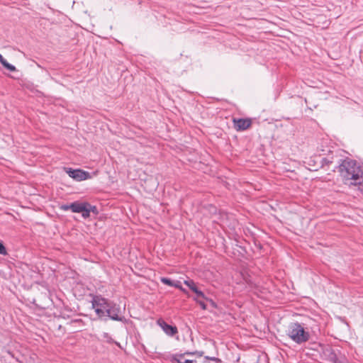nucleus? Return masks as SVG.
Returning <instances> with one entry per match:
<instances>
[{
    "instance_id": "obj_20",
    "label": "nucleus",
    "mask_w": 363,
    "mask_h": 363,
    "mask_svg": "<svg viewBox=\"0 0 363 363\" xmlns=\"http://www.w3.org/2000/svg\"><path fill=\"white\" fill-rule=\"evenodd\" d=\"M172 286L179 289L184 292L186 291V290L182 286L181 282L179 281H174Z\"/></svg>"
},
{
    "instance_id": "obj_4",
    "label": "nucleus",
    "mask_w": 363,
    "mask_h": 363,
    "mask_svg": "<svg viewBox=\"0 0 363 363\" xmlns=\"http://www.w3.org/2000/svg\"><path fill=\"white\" fill-rule=\"evenodd\" d=\"M109 303L107 299L101 296H95L92 301V307L98 316L102 318L106 315Z\"/></svg>"
},
{
    "instance_id": "obj_2",
    "label": "nucleus",
    "mask_w": 363,
    "mask_h": 363,
    "mask_svg": "<svg viewBox=\"0 0 363 363\" xmlns=\"http://www.w3.org/2000/svg\"><path fill=\"white\" fill-rule=\"evenodd\" d=\"M60 208L62 211L71 210L73 213H81L84 218H89L91 212L98 214L97 208L87 202L75 201L70 204L62 205Z\"/></svg>"
},
{
    "instance_id": "obj_3",
    "label": "nucleus",
    "mask_w": 363,
    "mask_h": 363,
    "mask_svg": "<svg viewBox=\"0 0 363 363\" xmlns=\"http://www.w3.org/2000/svg\"><path fill=\"white\" fill-rule=\"evenodd\" d=\"M287 335L296 343L302 344L310 338V334L298 323H291L286 331Z\"/></svg>"
},
{
    "instance_id": "obj_7",
    "label": "nucleus",
    "mask_w": 363,
    "mask_h": 363,
    "mask_svg": "<svg viewBox=\"0 0 363 363\" xmlns=\"http://www.w3.org/2000/svg\"><path fill=\"white\" fill-rule=\"evenodd\" d=\"M106 314L111 320L121 321L123 317L119 315L121 309L119 306L116 304L109 303L108 308H107Z\"/></svg>"
},
{
    "instance_id": "obj_8",
    "label": "nucleus",
    "mask_w": 363,
    "mask_h": 363,
    "mask_svg": "<svg viewBox=\"0 0 363 363\" xmlns=\"http://www.w3.org/2000/svg\"><path fill=\"white\" fill-rule=\"evenodd\" d=\"M157 324L161 327L164 332L169 336H174L178 333V330L176 326H172L167 323L164 320L159 319Z\"/></svg>"
},
{
    "instance_id": "obj_9",
    "label": "nucleus",
    "mask_w": 363,
    "mask_h": 363,
    "mask_svg": "<svg viewBox=\"0 0 363 363\" xmlns=\"http://www.w3.org/2000/svg\"><path fill=\"white\" fill-rule=\"evenodd\" d=\"M190 355L192 354L191 352H185L184 354H176L172 355L170 360L172 362H177V363H197L196 360H190V359H184V355Z\"/></svg>"
},
{
    "instance_id": "obj_13",
    "label": "nucleus",
    "mask_w": 363,
    "mask_h": 363,
    "mask_svg": "<svg viewBox=\"0 0 363 363\" xmlns=\"http://www.w3.org/2000/svg\"><path fill=\"white\" fill-rule=\"evenodd\" d=\"M102 337L103 339L104 340V341H106V342L108 343H116L117 345H118V342H115L113 338L111 337V336L109 335V333H104L102 334Z\"/></svg>"
},
{
    "instance_id": "obj_18",
    "label": "nucleus",
    "mask_w": 363,
    "mask_h": 363,
    "mask_svg": "<svg viewBox=\"0 0 363 363\" xmlns=\"http://www.w3.org/2000/svg\"><path fill=\"white\" fill-rule=\"evenodd\" d=\"M334 156L330 157L329 156L323 159V163L328 165L334 162Z\"/></svg>"
},
{
    "instance_id": "obj_14",
    "label": "nucleus",
    "mask_w": 363,
    "mask_h": 363,
    "mask_svg": "<svg viewBox=\"0 0 363 363\" xmlns=\"http://www.w3.org/2000/svg\"><path fill=\"white\" fill-rule=\"evenodd\" d=\"M194 292L196 294V297L198 299L202 298L204 300H208V298H207L203 291L199 290V289H194Z\"/></svg>"
},
{
    "instance_id": "obj_19",
    "label": "nucleus",
    "mask_w": 363,
    "mask_h": 363,
    "mask_svg": "<svg viewBox=\"0 0 363 363\" xmlns=\"http://www.w3.org/2000/svg\"><path fill=\"white\" fill-rule=\"evenodd\" d=\"M194 300L196 301V302L199 304V306L203 310H206V304L202 300L198 299L197 298H194Z\"/></svg>"
},
{
    "instance_id": "obj_15",
    "label": "nucleus",
    "mask_w": 363,
    "mask_h": 363,
    "mask_svg": "<svg viewBox=\"0 0 363 363\" xmlns=\"http://www.w3.org/2000/svg\"><path fill=\"white\" fill-rule=\"evenodd\" d=\"M184 284H186L187 286L189 287V289L194 291V289H198V287L196 286V284H195V282L191 280V279H189V280H185L184 281Z\"/></svg>"
},
{
    "instance_id": "obj_21",
    "label": "nucleus",
    "mask_w": 363,
    "mask_h": 363,
    "mask_svg": "<svg viewBox=\"0 0 363 363\" xmlns=\"http://www.w3.org/2000/svg\"><path fill=\"white\" fill-rule=\"evenodd\" d=\"M7 254L6 247L2 242H0V255H6Z\"/></svg>"
},
{
    "instance_id": "obj_17",
    "label": "nucleus",
    "mask_w": 363,
    "mask_h": 363,
    "mask_svg": "<svg viewBox=\"0 0 363 363\" xmlns=\"http://www.w3.org/2000/svg\"><path fill=\"white\" fill-rule=\"evenodd\" d=\"M351 185H354L358 186V189L363 193V180L360 179L357 182H351Z\"/></svg>"
},
{
    "instance_id": "obj_16",
    "label": "nucleus",
    "mask_w": 363,
    "mask_h": 363,
    "mask_svg": "<svg viewBox=\"0 0 363 363\" xmlns=\"http://www.w3.org/2000/svg\"><path fill=\"white\" fill-rule=\"evenodd\" d=\"M160 281L164 284H166V285H168V286H173V283L174 281H172V279H170L169 278H167V277H161L160 278Z\"/></svg>"
},
{
    "instance_id": "obj_6",
    "label": "nucleus",
    "mask_w": 363,
    "mask_h": 363,
    "mask_svg": "<svg viewBox=\"0 0 363 363\" xmlns=\"http://www.w3.org/2000/svg\"><path fill=\"white\" fill-rule=\"evenodd\" d=\"M233 126L237 131H244L252 125L250 118H233Z\"/></svg>"
},
{
    "instance_id": "obj_24",
    "label": "nucleus",
    "mask_w": 363,
    "mask_h": 363,
    "mask_svg": "<svg viewBox=\"0 0 363 363\" xmlns=\"http://www.w3.org/2000/svg\"><path fill=\"white\" fill-rule=\"evenodd\" d=\"M206 301H209L213 306L216 307V303L212 299L208 298V300H206Z\"/></svg>"
},
{
    "instance_id": "obj_12",
    "label": "nucleus",
    "mask_w": 363,
    "mask_h": 363,
    "mask_svg": "<svg viewBox=\"0 0 363 363\" xmlns=\"http://www.w3.org/2000/svg\"><path fill=\"white\" fill-rule=\"evenodd\" d=\"M201 363H220V360L216 357H205Z\"/></svg>"
},
{
    "instance_id": "obj_1",
    "label": "nucleus",
    "mask_w": 363,
    "mask_h": 363,
    "mask_svg": "<svg viewBox=\"0 0 363 363\" xmlns=\"http://www.w3.org/2000/svg\"><path fill=\"white\" fill-rule=\"evenodd\" d=\"M337 169L342 177L345 180H353L357 182L362 178V171L361 167L357 161L350 158L340 159Z\"/></svg>"
},
{
    "instance_id": "obj_10",
    "label": "nucleus",
    "mask_w": 363,
    "mask_h": 363,
    "mask_svg": "<svg viewBox=\"0 0 363 363\" xmlns=\"http://www.w3.org/2000/svg\"><path fill=\"white\" fill-rule=\"evenodd\" d=\"M0 63L8 70L11 72H14L16 70V67L13 65L9 64L2 56L1 54H0Z\"/></svg>"
},
{
    "instance_id": "obj_5",
    "label": "nucleus",
    "mask_w": 363,
    "mask_h": 363,
    "mask_svg": "<svg viewBox=\"0 0 363 363\" xmlns=\"http://www.w3.org/2000/svg\"><path fill=\"white\" fill-rule=\"evenodd\" d=\"M65 172L73 179L77 182H82L91 178L89 172L81 169H72L70 167H64Z\"/></svg>"
},
{
    "instance_id": "obj_11",
    "label": "nucleus",
    "mask_w": 363,
    "mask_h": 363,
    "mask_svg": "<svg viewBox=\"0 0 363 363\" xmlns=\"http://www.w3.org/2000/svg\"><path fill=\"white\" fill-rule=\"evenodd\" d=\"M325 353L328 356V358L331 360L335 362L336 359V354L333 352V349L330 347H328L325 350Z\"/></svg>"
},
{
    "instance_id": "obj_23",
    "label": "nucleus",
    "mask_w": 363,
    "mask_h": 363,
    "mask_svg": "<svg viewBox=\"0 0 363 363\" xmlns=\"http://www.w3.org/2000/svg\"><path fill=\"white\" fill-rule=\"evenodd\" d=\"M191 353H192V354H198L199 357H201V356L203 355V352H191Z\"/></svg>"
},
{
    "instance_id": "obj_22",
    "label": "nucleus",
    "mask_w": 363,
    "mask_h": 363,
    "mask_svg": "<svg viewBox=\"0 0 363 363\" xmlns=\"http://www.w3.org/2000/svg\"><path fill=\"white\" fill-rule=\"evenodd\" d=\"M82 323H83V321L82 319H73L70 322L71 324H79V325H80Z\"/></svg>"
}]
</instances>
